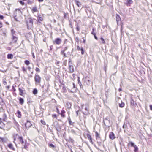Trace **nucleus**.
<instances>
[{"instance_id": "43", "label": "nucleus", "mask_w": 152, "mask_h": 152, "mask_svg": "<svg viewBox=\"0 0 152 152\" xmlns=\"http://www.w3.org/2000/svg\"><path fill=\"white\" fill-rule=\"evenodd\" d=\"M99 140H97V143L99 146H100L102 145V142L101 141H99Z\"/></svg>"}, {"instance_id": "45", "label": "nucleus", "mask_w": 152, "mask_h": 152, "mask_svg": "<svg viewBox=\"0 0 152 152\" xmlns=\"http://www.w3.org/2000/svg\"><path fill=\"white\" fill-rule=\"evenodd\" d=\"M94 146L96 149H97L98 150H100L101 152H103V150L100 149L99 148H98V147H97L95 144H94Z\"/></svg>"}, {"instance_id": "29", "label": "nucleus", "mask_w": 152, "mask_h": 152, "mask_svg": "<svg viewBox=\"0 0 152 152\" xmlns=\"http://www.w3.org/2000/svg\"><path fill=\"white\" fill-rule=\"evenodd\" d=\"M16 16H17V13L16 12H15L14 13V18L16 21H18V20H17V18H16Z\"/></svg>"}, {"instance_id": "20", "label": "nucleus", "mask_w": 152, "mask_h": 152, "mask_svg": "<svg viewBox=\"0 0 152 152\" xmlns=\"http://www.w3.org/2000/svg\"><path fill=\"white\" fill-rule=\"evenodd\" d=\"M17 114H18V118H21V114L20 111L19 110H18Z\"/></svg>"}, {"instance_id": "30", "label": "nucleus", "mask_w": 152, "mask_h": 152, "mask_svg": "<svg viewBox=\"0 0 152 152\" xmlns=\"http://www.w3.org/2000/svg\"><path fill=\"white\" fill-rule=\"evenodd\" d=\"M32 92H33V93L34 95H36V94H37V93L38 91L36 88H35V89H34Z\"/></svg>"}, {"instance_id": "2", "label": "nucleus", "mask_w": 152, "mask_h": 152, "mask_svg": "<svg viewBox=\"0 0 152 152\" xmlns=\"http://www.w3.org/2000/svg\"><path fill=\"white\" fill-rule=\"evenodd\" d=\"M34 78L36 83L39 84L40 83L41 81V78L39 75L36 74Z\"/></svg>"}, {"instance_id": "35", "label": "nucleus", "mask_w": 152, "mask_h": 152, "mask_svg": "<svg viewBox=\"0 0 152 152\" xmlns=\"http://www.w3.org/2000/svg\"><path fill=\"white\" fill-rule=\"evenodd\" d=\"M72 66V60L71 59H69V66Z\"/></svg>"}, {"instance_id": "53", "label": "nucleus", "mask_w": 152, "mask_h": 152, "mask_svg": "<svg viewBox=\"0 0 152 152\" xmlns=\"http://www.w3.org/2000/svg\"><path fill=\"white\" fill-rule=\"evenodd\" d=\"M75 41L77 42H79V39L77 37H76L75 38Z\"/></svg>"}, {"instance_id": "61", "label": "nucleus", "mask_w": 152, "mask_h": 152, "mask_svg": "<svg viewBox=\"0 0 152 152\" xmlns=\"http://www.w3.org/2000/svg\"><path fill=\"white\" fill-rule=\"evenodd\" d=\"M92 138L89 140L90 142H91L92 144H94V142L92 141Z\"/></svg>"}, {"instance_id": "36", "label": "nucleus", "mask_w": 152, "mask_h": 152, "mask_svg": "<svg viewBox=\"0 0 152 152\" xmlns=\"http://www.w3.org/2000/svg\"><path fill=\"white\" fill-rule=\"evenodd\" d=\"M24 63L25 64L27 65H28L30 64V62L28 60H26L25 61Z\"/></svg>"}, {"instance_id": "54", "label": "nucleus", "mask_w": 152, "mask_h": 152, "mask_svg": "<svg viewBox=\"0 0 152 152\" xmlns=\"http://www.w3.org/2000/svg\"><path fill=\"white\" fill-rule=\"evenodd\" d=\"M28 147L27 145H26V144H25V145L23 146V148L26 149Z\"/></svg>"}, {"instance_id": "41", "label": "nucleus", "mask_w": 152, "mask_h": 152, "mask_svg": "<svg viewBox=\"0 0 152 152\" xmlns=\"http://www.w3.org/2000/svg\"><path fill=\"white\" fill-rule=\"evenodd\" d=\"M68 121L69 122V124L70 125H72V123H73L72 122L71 119L69 117L68 118Z\"/></svg>"}, {"instance_id": "22", "label": "nucleus", "mask_w": 152, "mask_h": 152, "mask_svg": "<svg viewBox=\"0 0 152 152\" xmlns=\"http://www.w3.org/2000/svg\"><path fill=\"white\" fill-rule=\"evenodd\" d=\"M8 147L10 149H12L13 150H15L14 148L13 147V145L12 144L10 143L8 145Z\"/></svg>"}, {"instance_id": "8", "label": "nucleus", "mask_w": 152, "mask_h": 152, "mask_svg": "<svg viewBox=\"0 0 152 152\" xmlns=\"http://www.w3.org/2000/svg\"><path fill=\"white\" fill-rule=\"evenodd\" d=\"M95 137L96 138L97 140H100L102 141L101 138L100 137V134L98 133L97 131L95 132Z\"/></svg>"}, {"instance_id": "3", "label": "nucleus", "mask_w": 152, "mask_h": 152, "mask_svg": "<svg viewBox=\"0 0 152 152\" xmlns=\"http://www.w3.org/2000/svg\"><path fill=\"white\" fill-rule=\"evenodd\" d=\"M83 80H84V85H85L86 84L87 85H90V79L88 76H86L85 78H83Z\"/></svg>"}, {"instance_id": "49", "label": "nucleus", "mask_w": 152, "mask_h": 152, "mask_svg": "<svg viewBox=\"0 0 152 152\" xmlns=\"http://www.w3.org/2000/svg\"><path fill=\"white\" fill-rule=\"evenodd\" d=\"M47 129L48 130H49L50 131V132H51V134H53V132L52 130L50 128L48 127V128Z\"/></svg>"}, {"instance_id": "14", "label": "nucleus", "mask_w": 152, "mask_h": 152, "mask_svg": "<svg viewBox=\"0 0 152 152\" xmlns=\"http://www.w3.org/2000/svg\"><path fill=\"white\" fill-rule=\"evenodd\" d=\"M19 142L23 144L24 143V142L23 141V138L22 136H20L18 138Z\"/></svg>"}, {"instance_id": "48", "label": "nucleus", "mask_w": 152, "mask_h": 152, "mask_svg": "<svg viewBox=\"0 0 152 152\" xmlns=\"http://www.w3.org/2000/svg\"><path fill=\"white\" fill-rule=\"evenodd\" d=\"M35 71H36V72H40V69H39L38 68V67H36V69H35Z\"/></svg>"}, {"instance_id": "57", "label": "nucleus", "mask_w": 152, "mask_h": 152, "mask_svg": "<svg viewBox=\"0 0 152 152\" xmlns=\"http://www.w3.org/2000/svg\"><path fill=\"white\" fill-rule=\"evenodd\" d=\"M31 53H32L33 58L34 59H35V56H34V53L32 51Z\"/></svg>"}, {"instance_id": "34", "label": "nucleus", "mask_w": 152, "mask_h": 152, "mask_svg": "<svg viewBox=\"0 0 152 152\" xmlns=\"http://www.w3.org/2000/svg\"><path fill=\"white\" fill-rule=\"evenodd\" d=\"M55 127L56 130L58 132H59L61 131V128L60 127H56V126H55Z\"/></svg>"}, {"instance_id": "44", "label": "nucleus", "mask_w": 152, "mask_h": 152, "mask_svg": "<svg viewBox=\"0 0 152 152\" xmlns=\"http://www.w3.org/2000/svg\"><path fill=\"white\" fill-rule=\"evenodd\" d=\"M80 51H81V54L82 55L84 54V50L83 49V48L82 47H81V49Z\"/></svg>"}, {"instance_id": "19", "label": "nucleus", "mask_w": 152, "mask_h": 152, "mask_svg": "<svg viewBox=\"0 0 152 152\" xmlns=\"http://www.w3.org/2000/svg\"><path fill=\"white\" fill-rule=\"evenodd\" d=\"M77 80H78V83L79 84L80 88H82L83 87V86L82 84L81 83L80 81V77H78Z\"/></svg>"}, {"instance_id": "27", "label": "nucleus", "mask_w": 152, "mask_h": 152, "mask_svg": "<svg viewBox=\"0 0 152 152\" xmlns=\"http://www.w3.org/2000/svg\"><path fill=\"white\" fill-rule=\"evenodd\" d=\"M130 145H131V147H134V146L135 145H134V143L132 142H130L128 144V146H129Z\"/></svg>"}, {"instance_id": "12", "label": "nucleus", "mask_w": 152, "mask_h": 152, "mask_svg": "<svg viewBox=\"0 0 152 152\" xmlns=\"http://www.w3.org/2000/svg\"><path fill=\"white\" fill-rule=\"evenodd\" d=\"M66 106L68 109H70L72 106L71 103L69 102H67L66 103Z\"/></svg>"}, {"instance_id": "31", "label": "nucleus", "mask_w": 152, "mask_h": 152, "mask_svg": "<svg viewBox=\"0 0 152 152\" xmlns=\"http://www.w3.org/2000/svg\"><path fill=\"white\" fill-rule=\"evenodd\" d=\"M61 54L62 55H63V57H67L66 56V54L64 53V51H61Z\"/></svg>"}, {"instance_id": "56", "label": "nucleus", "mask_w": 152, "mask_h": 152, "mask_svg": "<svg viewBox=\"0 0 152 152\" xmlns=\"http://www.w3.org/2000/svg\"><path fill=\"white\" fill-rule=\"evenodd\" d=\"M4 18V16L0 14V19L2 20Z\"/></svg>"}, {"instance_id": "42", "label": "nucleus", "mask_w": 152, "mask_h": 152, "mask_svg": "<svg viewBox=\"0 0 152 152\" xmlns=\"http://www.w3.org/2000/svg\"><path fill=\"white\" fill-rule=\"evenodd\" d=\"M87 137H88V139L89 140L90 139L92 138L91 135L89 134H87Z\"/></svg>"}, {"instance_id": "21", "label": "nucleus", "mask_w": 152, "mask_h": 152, "mask_svg": "<svg viewBox=\"0 0 152 152\" xmlns=\"http://www.w3.org/2000/svg\"><path fill=\"white\" fill-rule=\"evenodd\" d=\"M100 39L101 41V42H100V43L101 44H104L106 43V42H105L104 39V38L102 37H101L100 38Z\"/></svg>"}, {"instance_id": "58", "label": "nucleus", "mask_w": 152, "mask_h": 152, "mask_svg": "<svg viewBox=\"0 0 152 152\" xmlns=\"http://www.w3.org/2000/svg\"><path fill=\"white\" fill-rule=\"evenodd\" d=\"M80 111V110H78L77 111H76V116H77L79 114H78V112Z\"/></svg>"}, {"instance_id": "33", "label": "nucleus", "mask_w": 152, "mask_h": 152, "mask_svg": "<svg viewBox=\"0 0 152 152\" xmlns=\"http://www.w3.org/2000/svg\"><path fill=\"white\" fill-rule=\"evenodd\" d=\"M48 146L50 148H54L56 147V146L52 143L49 144Z\"/></svg>"}, {"instance_id": "50", "label": "nucleus", "mask_w": 152, "mask_h": 152, "mask_svg": "<svg viewBox=\"0 0 152 152\" xmlns=\"http://www.w3.org/2000/svg\"><path fill=\"white\" fill-rule=\"evenodd\" d=\"M33 3V1H30V0H28V3L29 4L31 5V4Z\"/></svg>"}, {"instance_id": "63", "label": "nucleus", "mask_w": 152, "mask_h": 152, "mask_svg": "<svg viewBox=\"0 0 152 152\" xmlns=\"http://www.w3.org/2000/svg\"><path fill=\"white\" fill-rule=\"evenodd\" d=\"M3 83L4 85H6L7 84V82H6V81L4 80L3 81Z\"/></svg>"}, {"instance_id": "18", "label": "nucleus", "mask_w": 152, "mask_h": 152, "mask_svg": "<svg viewBox=\"0 0 152 152\" xmlns=\"http://www.w3.org/2000/svg\"><path fill=\"white\" fill-rule=\"evenodd\" d=\"M116 20L117 22H118L119 21L121 20V18L119 16V15L116 14Z\"/></svg>"}, {"instance_id": "46", "label": "nucleus", "mask_w": 152, "mask_h": 152, "mask_svg": "<svg viewBox=\"0 0 152 152\" xmlns=\"http://www.w3.org/2000/svg\"><path fill=\"white\" fill-rule=\"evenodd\" d=\"M83 114L85 115H88V113H89V112H88V111H86V112H82Z\"/></svg>"}, {"instance_id": "23", "label": "nucleus", "mask_w": 152, "mask_h": 152, "mask_svg": "<svg viewBox=\"0 0 152 152\" xmlns=\"http://www.w3.org/2000/svg\"><path fill=\"white\" fill-rule=\"evenodd\" d=\"M13 57V55L12 54H9L7 55V58L9 59H12Z\"/></svg>"}, {"instance_id": "13", "label": "nucleus", "mask_w": 152, "mask_h": 152, "mask_svg": "<svg viewBox=\"0 0 152 152\" xmlns=\"http://www.w3.org/2000/svg\"><path fill=\"white\" fill-rule=\"evenodd\" d=\"M69 72L70 73H72L74 72V67L73 66H69Z\"/></svg>"}, {"instance_id": "55", "label": "nucleus", "mask_w": 152, "mask_h": 152, "mask_svg": "<svg viewBox=\"0 0 152 152\" xmlns=\"http://www.w3.org/2000/svg\"><path fill=\"white\" fill-rule=\"evenodd\" d=\"M81 49V47L80 48L79 46H77V50L78 51L80 50Z\"/></svg>"}, {"instance_id": "62", "label": "nucleus", "mask_w": 152, "mask_h": 152, "mask_svg": "<svg viewBox=\"0 0 152 152\" xmlns=\"http://www.w3.org/2000/svg\"><path fill=\"white\" fill-rule=\"evenodd\" d=\"M76 29L77 31H79L80 30L78 26H77L76 27Z\"/></svg>"}, {"instance_id": "38", "label": "nucleus", "mask_w": 152, "mask_h": 152, "mask_svg": "<svg viewBox=\"0 0 152 152\" xmlns=\"http://www.w3.org/2000/svg\"><path fill=\"white\" fill-rule=\"evenodd\" d=\"M95 30V28H92V31L91 33V34L93 35H95L96 33L94 32V31Z\"/></svg>"}, {"instance_id": "24", "label": "nucleus", "mask_w": 152, "mask_h": 152, "mask_svg": "<svg viewBox=\"0 0 152 152\" xmlns=\"http://www.w3.org/2000/svg\"><path fill=\"white\" fill-rule=\"evenodd\" d=\"M32 11V12H37L38 11L37 7L36 6L34 7H33Z\"/></svg>"}, {"instance_id": "15", "label": "nucleus", "mask_w": 152, "mask_h": 152, "mask_svg": "<svg viewBox=\"0 0 152 152\" xmlns=\"http://www.w3.org/2000/svg\"><path fill=\"white\" fill-rule=\"evenodd\" d=\"M7 117V115L5 113H4L3 115V120L4 121H6Z\"/></svg>"}, {"instance_id": "5", "label": "nucleus", "mask_w": 152, "mask_h": 152, "mask_svg": "<svg viewBox=\"0 0 152 152\" xmlns=\"http://www.w3.org/2000/svg\"><path fill=\"white\" fill-rule=\"evenodd\" d=\"M130 104L131 106H132L133 108H135L137 106L136 102L133 99L132 97L131 98Z\"/></svg>"}, {"instance_id": "47", "label": "nucleus", "mask_w": 152, "mask_h": 152, "mask_svg": "<svg viewBox=\"0 0 152 152\" xmlns=\"http://www.w3.org/2000/svg\"><path fill=\"white\" fill-rule=\"evenodd\" d=\"M40 122L42 124H43L44 125H45L46 123L44 121H43V120H41Z\"/></svg>"}, {"instance_id": "59", "label": "nucleus", "mask_w": 152, "mask_h": 152, "mask_svg": "<svg viewBox=\"0 0 152 152\" xmlns=\"http://www.w3.org/2000/svg\"><path fill=\"white\" fill-rule=\"evenodd\" d=\"M19 2L20 4L23 5H24V3L21 1H20Z\"/></svg>"}, {"instance_id": "32", "label": "nucleus", "mask_w": 152, "mask_h": 152, "mask_svg": "<svg viewBox=\"0 0 152 152\" xmlns=\"http://www.w3.org/2000/svg\"><path fill=\"white\" fill-rule=\"evenodd\" d=\"M134 152H138V148L137 146L136 145H135L134 147Z\"/></svg>"}, {"instance_id": "40", "label": "nucleus", "mask_w": 152, "mask_h": 152, "mask_svg": "<svg viewBox=\"0 0 152 152\" xmlns=\"http://www.w3.org/2000/svg\"><path fill=\"white\" fill-rule=\"evenodd\" d=\"M68 140L69 142H70L72 143L74 142V140L72 139L70 137H69Z\"/></svg>"}, {"instance_id": "28", "label": "nucleus", "mask_w": 152, "mask_h": 152, "mask_svg": "<svg viewBox=\"0 0 152 152\" xmlns=\"http://www.w3.org/2000/svg\"><path fill=\"white\" fill-rule=\"evenodd\" d=\"M124 103L122 102H121V103H119V107L121 108L124 107Z\"/></svg>"}, {"instance_id": "6", "label": "nucleus", "mask_w": 152, "mask_h": 152, "mask_svg": "<svg viewBox=\"0 0 152 152\" xmlns=\"http://www.w3.org/2000/svg\"><path fill=\"white\" fill-rule=\"evenodd\" d=\"M128 125L130 126L131 127V125L129 122L127 121H126L124 122V125L123 126V129L127 128Z\"/></svg>"}, {"instance_id": "64", "label": "nucleus", "mask_w": 152, "mask_h": 152, "mask_svg": "<svg viewBox=\"0 0 152 152\" xmlns=\"http://www.w3.org/2000/svg\"><path fill=\"white\" fill-rule=\"evenodd\" d=\"M52 116L53 118H55L56 117V114H53L52 115Z\"/></svg>"}, {"instance_id": "4", "label": "nucleus", "mask_w": 152, "mask_h": 152, "mask_svg": "<svg viewBox=\"0 0 152 152\" xmlns=\"http://www.w3.org/2000/svg\"><path fill=\"white\" fill-rule=\"evenodd\" d=\"M53 42L54 44L59 45L62 42V39L59 38H57L55 39L54 41H53Z\"/></svg>"}, {"instance_id": "51", "label": "nucleus", "mask_w": 152, "mask_h": 152, "mask_svg": "<svg viewBox=\"0 0 152 152\" xmlns=\"http://www.w3.org/2000/svg\"><path fill=\"white\" fill-rule=\"evenodd\" d=\"M11 33H12V36H13V35H14V34H15V31L13 29H12L11 30Z\"/></svg>"}, {"instance_id": "9", "label": "nucleus", "mask_w": 152, "mask_h": 152, "mask_svg": "<svg viewBox=\"0 0 152 152\" xmlns=\"http://www.w3.org/2000/svg\"><path fill=\"white\" fill-rule=\"evenodd\" d=\"M25 126L26 127L27 129H28L30 127L32 126V124L30 121L27 120L26 123L25 124Z\"/></svg>"}, {"instance_id": "52", "label": "nucleus", "mask_w": 152, "mask_h": 152, "mask_svg": "<svg viewBox=\"0 0 152 152\" xmlns=\"http://www.w3.org/2000/svg\"><path fill=\"white\" fill-rule=\"evenodd\" d=\"M15 125H16V126L18 127H18H19V124H18V123L15 122Z\"/></svg>"}, {"instance_id": "1", "label": "nucleus", "mask_w": 152, "mask_h": 152, "mask_svg": "<svg viewBox=\"0 0 152 152\" xmlns=\"http://www.w3.org/2000/svg\"><path fill=\"white\" fill-rule=\"evenodd\" d=\"M26 24L28 29H31L33 25V22L32 19L30 18L28 19V20L26 21Z\"/></svg>"}, {"instance_id": "37", "label": "nucleus", "mask_w": 152, "mask_h": 152, "mask_svg": "<svg viewBox=\"0 0 152 152\" xmlns=\"http://www.w3.org/2000/svg\"><path fill=\"white\" fill-rule=\"evenodd\" d=\"M0 141L1 142H5V139L4 138L0 137Z\"/></svg>"}, {"instance_id": "11", "label": "nucleus", "mask_w": 152, "mask_h": 152, "mask_svg": "<svg viewBox=\"0 0 152 152\" xmlns=\"http://www.w3.org/2000/svg\"><path fill=\"white\" fill-rule=\"evenodd\" d=\"M109 138L112 140H113L115 138L114 134L113 132H110L109 135Z\"/></svg>"}, {"instance_id": "26", "label": "nucleus", "mask_w": 152, "mask_h": 152, "mask_svg": "<svg viewBox=\"0 0 152 152\" xmlns=\"http://www.w3.org/2000/svg\"><path fill=\"white\" fill-rule=\"evenodd\" d=\"M65 111L64 110H62L61 111V116L63 117H64L65 116L64 113H65Z\"/></svg>"}, {"instance_id": "60", "label": "nucleus", "mask_w": 152, "mask_h": 152, "mask_svg": "<svg viewBox=\"0 0 152 152\" xmlns=\"http://www.w3.org/2000/svg\"><path fill=\"white\" fill-rule=\"evenodd\" d=\"M96 35V34H95V35H94V37L96 40H98V38Z\"/></svg>"}, {"instance_id": "7", "label": "nucleus", "mask_w": 152, "mask_h": 152, "mask_svg": "<svg viewBox=\"0 0 152 152\" xmlns=\"http://www.w3.org/2000/svg\"><path fill=\"white\" fill-rule=\"evenodd\" d=\"M18 87H19L18 90L19 91V94L21 96H23V92L25 91V89L23 87H19V85Z\"/></svg>"}, {"instance_id": "10", "label": "nucleus", "mask_w": 152, "mask_h": 152, "mask_svg": "<svg viewBox=\"0 0 152 152\" xmlns=\"http://www.w3.org/2000/svg\"><path fill=\"white\" fill-rule=\"evenodd\" d=\"M133 3L132 0H127L126 1L124 2V4L127 6H130Z\"/></svg>"}, {"instance_id": "25", "label": "nucleus", "mask_w": 152, "mask_h": 152, "mask_svg": "<svg viewBox=\"0 0 152 152\" xmlns=\"http://www.w3.org/2000/svg\"><path fill=\"white\" fill-rule=\"evenodd\" d=\"M19 103H20L21 104H22L24 103V100L23 98L20 97L19 99Z\"/></svg>"}, {"instance_id": "17", "label": "nucleus", "mask_w": 152, "mask_h": 152, "mask_svg": "<svg viewBox=\"0 0 152 152\" xmlns=\"http://www.w3.org/2000/svg\"><path fill=\"white\" fill-rule=\"evenodd\" d=\"M12 39V42H13L14 43H15L17 41L18 38L15 36L13 35Z\"/></svg>"}, {"instance_id": "39", "label": "nucleus", "mask_w": 152, "mask_h": 152, "mask_svg": "<svg viewBox=\"0 0 152 152\" xmlns=\"http://www.w3.org/2000/svg\"><path fill=\"white\" fill-rule=\"evenodd\" d=\"M39 108H40V110L41 111H42V113H43L44 110H45L44 108L42 107L41 105H40V107H39Z\"/></svg>"}, {"instance_id": "16", "label": "nucleus", "mask_w": 152, "mask_h": 152, "mask_svg": "<svg viewBox=\"0 0 152 152\" xmlns=\"http://www.w3.org/2000/svg\"><path fill=\"white\" fill-rule=\"evenodd\" d=\"M76 4L77 6L79 7H80L81 6V4L80 2L78 1V0H75Z\"/></svg>"}]
</instances>
